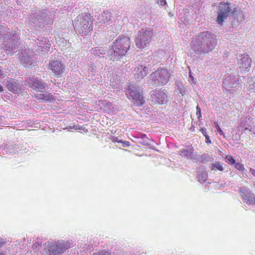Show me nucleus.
<instances>
[{"label":"nucleus","mask_w":255,"mask_h":255,"mask_svg":"<svg viewBox=\"0 0 255 255\" xmlns=\"http://www.w3.org/2000/svg\"><path fill=\"white\" fill-rule=\"evenodd\" d=\"M48 69L57 77H61L66 70V65L61 61L51 60L48 64Z\"/></svg>","instance_id":"39448f33"},{"label":"nucleus","mask_w":255,"mask_h":255,"mask_svg":"<svg viewBox=\"0 0 255 255\" xmlns=\"http://www.w3.org/2000/svg\"><path fill=\"white\" fill-rule=\"evenodd\" d=\"M225 160L227 163L230 164H234L236 163L235 159L231 155H227L225 158Z\"/></svg>","instance_id":"6ab92c4d"},{"label":"nucleus","mask_w":255,"mask_h":255,"mask_svg":"<svg viewBox=\"0 0 255 255\" xmlns=\"http://www.w3.org/2000/svg\"><path fill=\"white\" fill-rule=\"evenodd\" d=\"M130 46V39L126 36H119L113 43L111 49L112 52L110 55L113 61L120 60L126 55Z\"/></svg>","instance_id":"f257e3e1"},{"label":"nucleus","mask_w":255,"mask_h":255,"mask_svg":"<svg viewBox=\"0 0 255 255\" xmlns=\"http://www.w3.org/2000/svg\"><path fill=\"white\" fill-rule=\"evenodd\" d=\"M89 29H90L89 31H91L92 30V28H90V27H89Z\"/></svg>","instance_id":"c9c22d12"},{"label":"nucleus","mask_w":255,"mask_h":255,"mask_svg":"<svg viewBox=\"0 0 255 255\" xmlns=\"http://www.w3.org/2000/svg\"><path fill=\"white\" fill-rule=\"evenodd\" d=\"M2 75V73L1 72V69H0V76H1Z\"/></svg>","instance_id":"f704fd0d"},{"label":"nucleus","mask_w":255,"mask_h":255,"mask_svg":"<svg viewBox=\"0 0 255 255\" xmlns=\"http://www.w3.org/2000/svg\"><path fill=\"white\" fill-rule=\"evenodd\" d=\"M152 102L156 104H164L166 102L167 95L162 90H155L151 94Z\"/></svg>","instance_id":"1a4fd4ad"},{"label":"nucleus","mask_w":255,"mask_h":255,"mask_svg":"<svg viewBox=\"0 0 255 255\" xmlns=\"http://www.w3.org/2000/svg\"><path fill=\"white\" fill-rule=\"evenodd\" d=\"M238 66L242 71H248L251 67L252 60L248 55L239 56L238 58Z\"/></svg>","instance_id":"9d476101"},{"label":"nucleus","mask_w":255,"mask_h":255,"mask_svg":"<svg viewBox=\"0 0 255 255\" xmlns=\"http://www.w3.org/2000/svg\"><path fill=\"white\" fill-rule=\"evenodd\" d=\"M235 167L239 170L240 171H244L245 168H244V165L239 163V162H237V163H235Z\"/></svg>","instance_id":"4be33fe9"},{"label":"nucleus","mask_w":255,"mask_h":255,"mask_svg":"<svg viewBox=\"0 0 255 255\" xmlns=\"http://www.w3.org/2000/svg\"><path fill=\"white\" fill-rule=\"evenodd\" d=\"M232 10L229 2H221L218 7L217 22L219 24H222L224 20L229 15Z\"/></svg>","instance_id":"423d86ee"},{"label":"nucleus","mask_w":255,"mask_h":255,"mask_svg":"<svg viewBox=\"0 0 255 255\" xmlns=\"http://www.w3.org/2000/svg\"><path fill=\"white\" fill-rule=\"evenodd\" d=\"M200 130L201 131L202 133L203 134V135L205 136V134H207V132L206 131V130L203 128H202Z\"/></svg>","instance_id":"7c9ffc66"},{"label":"nucleus","mask_w":255,"mask_h":255,"mask_svg":"<svg viewBox=\"0 0 255 255\" xmlns=\"http://www.w3.org/2000/svg\"><path fill=\"white\" fill-rule=\"evenodd\" d=\"M94 51L95 52V55H99V54H104L106 53V50L103 49L102 47H97L94 49Z\"/></svg>","instance_id":"f3484780"},{"label":"nucleus","mask_w":255,"mask_h":255,"mask_svg":"<svg viewBox=\"0 0 255 255\" xmlns=\"http://www.w3.org/2000/svg\"><path fill=\"white\" fill-rule=\"evenodd\" d=\"M41 243H39L38 242L35 243L32 245V248L33 250H36V249H39L40 247H41Z\"/></svg>","instance_id":"b1692460"},{"label":"nucleus","mask_w":255,"mask_h":255,"mask_svg":"<svg viewBox=\"0 0 255 255\" xmlns=\"http://www.w3.org/2000/svg\"><path fill=\"white\" fill-rule=\"evenodd\" d=\"M217 131L219 132L220 135H224V134L223 130L221 129V128H220L219 125H217Z\"/></svg>","instance_id":"cd10ccee"},{"label":"nucleus","mask_w":255,"mask_h":255,"mask_svg":"<svg viewBox=\"0 0 255 255\" xmlns=\"http://www.w3.org/2000/svg\"><path fill=\"white\" fill-rule=\"evenodd\" d=\"M43 99H44V102L51 101L54 100V97L51 93H44Z\"/></svg>","instance_id":"a211bd4d"},{"label":"nucleus","mask_w":255,"mask_h":255,"mask_svg":"<svg viewBox=\"0 0 255 255\" xmlns=\"http://www.w3.org/2000/svg\"><path fill=\"white\" fill-rule=\"evenodd\" d=\"M3 91V87L0 85V92H1Z\"/></svg>","instance_id":"473e14b6"},{"label":"nucleus","mask_w":255,"mask_h":255,"mask_svg":"<svg viewBox=\"0 0 255 255\" xmlns=\"http://www.w3.org/2000/svg\"><path fill=\"white\" fill-rule=\"evenodd\" d=\"M194 50L206 53L212 50L216 45V40L208 31H204L198 35L197 41L193 42Z\"/></svg>","instance_id":"f03ea898"},{"label":"nucleus","mask_w":255,"mask_h":255,"mask_svg":"<svg viewBox=\"0 0 255 255\" xmlns=\"http://www.w3.org/2000/svg\"><path fill=\"white\" fill-rule=\"evenodd\" d=\"M116 140H120L119 139H118V137H113L112 138V141H116Z\"/></svg>","instance_id":"2f4dec72"},{"label":"nucleus","mask_w":255,"mask_h":255,"mask_svg":"<svg viewBox=\"0 0 255 255\" xmlns=\"http://www.w3.org/2000/svg\"><path fill=\"white\" fill-rule=\"evenodd\" d=\"M205 137L206 138V141L207 143H211V140L210 139V137L208 134H205Z\"/></svg>","instance_id":"c756f323"},{"label":"nucleus","mask_w":255,"mask_h":255,"mask_svg":"<svg viewBox=\"0 0 255 255\" xmlns=\"http://www.w3.org/2000/svg\"><path fill=\"white\" fill-rule=\"evenodd\" d=\"M134 75L137 78H143L149 73L148 69L145 66L139 65L134 68Z\"/></svg>","instance_id":"f8f14e48"},{"label":"nucleus","mask_w":255,"mask_h":255,"mask_svg":"<svg viewBox=\"0 0 255 255\" xmlns=\"http://www.w3.org/2000/svg\"><path fill=\"white\" fill-rule=\"evenodd\" d=\"M57 243V245L58 247V251H59V255L63 253L65 251H66L67 249L70 248L72 244L69 242L66 241H58Z\"/></svg>","instance_id":"dca6fc26"},{"label":"nucleus","mask_w":255,"mask_h":255,"mask_svg":"<svg viewBox=\"0 0 255 255\" xmlns=\"http://www.w3.org/2000/svg\"><path fill=\"white\" fill-rule=\"evenodd\" d=\"M45 249H47L50 255H59L58 247L56 242H49L45 244Z\"/></svg>","instance_id":"4468645a"},{"label":"nucleus","mask_w":255,"mask_h":255,"mask_svg":"<svg viewBox=\"0 0 255 255\" xmlns=\"http://www.w3.org/2000/svg\"><path fill=\"white\" fill-rule=\"evenodd\" d=\"M170 74L168 71L164 68H158L154 72L151 73L150 78L156 85H163L169 81Z\"/></svg>","instance_id":"20e7f679"},{"label":"nucleus","mask_w":255,"mask_h":255,"mask_svg":"<svg viewBox=\"0 0 255 255\" xmlns=\"http://www.w3.org/2000/svg\"><path fill=\"white\" fill-rule=\"evenodd\" d=\"M212 166L221 171L224 170L222 164L219 162H216L215 163H213L212 164Z\"/></svg>","instance_id":"aec40b11"},{"label":"nucleus","mask_w":255,"mask_h":255,"mask_svg":"<svg viewBox=\"0 0 255 255\" xmlns=\"http://www.w3.org/2000/svg\"><path fill=\"white\" fill-rule=\"evenodd\" d=\"M127 92L128 99L133 100L137 106H140L144 103L145 101L142 95L139 94L135 87L129 85Z\"/></svg>","instance_id":"0eeeda50"},{"label":"nucleus","mask_w":255,"mask_h":255,"mask_svg":"<svg viewBox=\"0 0 255 255\" xmlns=\"http://www.w3.org/2000/svg\"><path fill=\"white\" fill-rule=\"evenodd\" d=\"M28 85L33 90L41 91L45 88L46 84L34 77H29L26 80Z\"/></svg>","instance_id":"9b49d317"},{"label":"nucleus","mask_w":255,"mask_h":255,"mask_svg":"<svg viewBox=\"0 0 255 255\" xmlns=\"http://www.w3.org/2000/svg\"><path fill=\"white\" fill-rule=\"evenodd\" d=\"M153 35V32L152 30L141 29L138 31L135 39L136 46L141 49L144 48L150 43Z\"/></svg>","instance_id":"7ed1b4c3"},{"label":"nucleus","mask_w":255,"mask_h":255,"mask_svg":"<svg viewBox=\"0 0 255 255\" xmlns=\"http://www.w3.org/2000/svg\"><path fill=\"white\" fill-rule=\"evenodd\" d=\"M44 93L37 94L35 95V98L40 102H44V99H43Z\"/></svg>","instance_id":"412c9836"},{"label":"nucleus","mask_w":255,"mask_h":255,"mask_svg":"<svg viewBox=\"0 0 255 255\" xmlns=\"http://www.w3.org/2000/svg\"><path fill=\"white\" fill-rule=\"evenodd\" d=\"M99 255H111V253L107 251H102L100 253Z\"/></svg>","instance_id":"bb28decb"},{"label":"nucleus","mask_w":255,"mask_h":255,"mask_svg":"<svg viewBox=\"0 0 255 255\" xmlns=\"http://www.w3.org/2000/svg\"><path fill=\"white\" fill-rule=\"evenodd\" d=\"M194 147L190 145L188 148L182 149L179 151V155L187 159H192L194 158Z\"/></svg>","instance_id":"2eb2a0df"},{"label":"nucleus","mask_w":255,"mask_h":255,"mask_svg":"<svg viewBox=\"0 0 255 255\" xmlns=\"http://www.w3.org/2000/svg\"><path fill=\"white\" fill-rule=\"evenodd\" d=\"M156 1L157 2L161 5H164L166 3L165 0H156Z\"/></svg>","instance_id":"a878e982"},{"label":"nucleus","mask_w":255,"mask_h":255,"mask_svg":"<svg viewBox=\"0 0 255 255\" xmlns=\"http://www.w3.org/2000/svg\"><path fill=\"white\" fill-rule=\"evenodd\" d=\"M252 173L253 175H254L255 176V170H253L252 171Z\"/></svg>","instance_id":"72a5a7b5"},{"label":"nucleus","mask_w":255,"mask_h":255,"mask_svg":"<svg viewBox=\"0 0 255 255\" xmlns=\"http://www.w3.org/2000/svg\"><path fill=\"white\" fill-rule=\"evenodd\" d=\"M239 193L244 202L248 205L255 204V195L246 187L239 188Z\"/></svg>","instance_id":"6e6552de"},{"label":"nucleus","mask_w":255,"mask_h":255,"mask_svg":"<svg viewBox=\"0 0 255 255\" xmlns=\"http://www.w3.org/2000/svg\"><path fill=\"white\" fill-rule=\"evenodd\" d=\"M196 109H197V116H198V118H200L201 116V109H200V107H199V106H197Z\"/></svg>","instance_id":"393cba45"},{"label":"nucleus","mask_w":255,"mask_h":255,"mask_svg":"<svg viewBox=\"0 0 255 255\" xmlns=\"http://www.w3.org/2000/svg\"><path fill=\"white\" fill-rule=\"evenodd\" d=\"M7 88L9 91L14 93H18L21 91V86L15 80L13 79L8 81Z\"/></svg>","instance_id":"ddd939ff"},{"label":"nucleus","mask_w":255,"mask_h":255,"mask_svg":"<svg viewBox=\"0 0 255 255\" xmlns=\"http://www.w3.org/2000/svg\"><path fill=\"white\" fill-rule=\"evenodd\" d=\"M116 142L118 143H121L123 144L124 147H128L130 146V142L129 141H124L122 140H116Z\"/></svg>","instance_id":"5701e85b"},{"label":"nucleus","mask_w":255,"mask_h":255,"mask_svg":"<svg viewBox=\"0 0 255 255\" xmlns=\"http://www.w3.org/2000/svg\"><path fill=\"white\" fill-rule=\"evenodd\" d=\"M0 255H4L2 253H0Z\"/></svg>","instance_id":"e433bc0d"},{"label":"nucleus","mask_w":255,"mask_h":255,"mask_svg":"<svg viewBox=\"0 0 255 255\" xmlns=\"http://www.w3.org/2000/svg\"><path fill=\"white\" fill-rule=\"evenodd\" d=\"M5 240L3 239H0V248L2 247L5 243Z\"/></svg>","instance_id":"c85d7f7f"}]
</instances>
